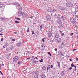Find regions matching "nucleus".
I'll return each instance as SVG.
<instances>
[{
	"label": "nucleus",
	"instance_id": "f257e3e1",
	"mask_svg": "<svg viewBox=\"0 0 78 78\" xmlns=\"http://www.w3.org/2000/svg\"><path fill=\"white\" fill-rule=\"evenodd\" d=\"M66 6L67 7H68V8H71L73 6V4L72 2H68L66 3Z\"/></svg>",
	"mask_w": 78,
	"mask_h": 78
},
{
	"label": "nucleus",
	"instance_id": "f03ea898",
	"mask_svg": "<svg viewBox=\"0 0 78 78\" xmlns=\"http://www.w3.org/2000/svg\"><path fill=\"white\" fill-rule=\"evenodd\" d=\"M19 59V57L17 56H16L15 57H14L13 59V62H16L17 61V60Z\"/></svg>",
	"mask_w": 78,
	"mask_h": 78
},
{
	"label": "nucleus",
	"instance_id": "7ed1b4c3",
	"mask_svg": "<svg viewBox=\"0 0 78 78\" xmlns=\"http://www.w3.org/2000/svg\"><path fill=\"white\" fill-rule=\"evenodd\" d=\"M48 37L50 38L52 36V33L51 32H48Z\"/></svg>",
	"mask_w": 78,
	"mask_h": 78
},
{
	"label": "nucleus",
	"instance_id": "20e7f679",
	"mask_svg": "<svg viewBox=\"0 0 78 78\" xmlns=\"http://www.w3.org/2000/svg\"><path fill=\"white\" fill-rule=\"evenodd\" d=\"M46 19L48 21H50L51 19V17L49 15H47L46 16Z\"/></svg>",
	"mask_w": 78,
	"mask_h": 78
},
{
	"label": "nucleus",
	"instance_id": "39448f33",
	"mask_svg": "<svg viewBox=\"0 0 78 78\" xmlns=\"http://www.w3.org/2000/svg\"><path fill=\"white\" fill-rule=\"evenodd\" d=\"M58 55H59L60 56H63L64 55V54L63 53H62V52L61 51H59L58 52Z\"/></svg>",
	"mask_w": 78,
	"mask_h": 78
},
{
	"label": "nucleus",
	"instance_id": "423d86ee",
	"mask_svg": "<svg viewBox=\"0 0 78 78\" xmlns=\"http://www.w3.org/2000/svg\"><path fill=\"white\" fill-rule=\"evenodd\" d=\"M59 9L61 11H64L65 10V8L64 7L59 6Z\"/></svg>",
	"mask_w": 78,
	"mask_h": 78
},
{
	"label": "nucleus",
	"instance_id": "0eeeda50",
	"mask_svg": "<svg viewBox=\"0 0 78 78\" xmlns=\"http://www.w3.org/2000/svg\"><path fill=\"white\" fill-rule=\"evenodd\" d=\"M13 4L14 5H16V6H20V4L19 3H18L17 2H15L13 3Z\"/></svg>",
	"mask_w": 78,
	"mask_h": 78
},
{
	"label": "nucleus",
	"instance_id": "6e6552de",
	"mask_svg": "<svg viewBox=\"0 0 78 78\" xmlns=\"http://www.w3.org/2000/svg\"><path fill=\"white\" fill-rule=\"evenodd\" d=\"M76 19H75V18L72 17L70 19L71 22H75V21H76Z\"/></svg>",
	"mask_w": 78,
	"mask_h": 78
},
{
	"label": "nucleus",
	"instance_id": "1a4fd4ad",
	"mask_svg": "<svg viewBox=\"0 0 78 78\" xmlns=\"http://www.w3.org/2000/svg\"><path fill=\"white\" fill-rule=\"evenodd\" d=\"M55 40L56 41H57V42L58 43L59 42L60 43L61 42V39L59 38H58L57 39H56Z\"/></svg>",
	"mask_w": 78,
	"mask_h": 78
},
{
	"label": "nucleus",
	"instance_id": "9d476101",
	"mask_svg": "<svg viewBox=\"0 0 78 78\" xmlns=\"http://www.w3.org/2000/svg\"><path fill=\"white\" fill-rule=\"evenodd\" d=\"M60 75L63 77L65 76V75H66V74L64 73V71H62L61 72Z\"/></svg>",
	"mask_w": 78,
	"mask_h": 78
},
{
	"label": "nucleus",
	"instance_id": "9b49d317",
	"mask_svg": "<svg viewBox=\"0 0 78 78\" xmlns=\"http://www.w3.org/2000/svg\"><path fill=\"white\" fill-rule=\"evenodd\" d=\"M22 16L23 17H27L28 16V15L27 14L25 13L24 12H23L22 13Z\"/></svg>",
	"mask_w": 78,
	"mask_h": 78
},
{
	"label": "nucleus",
	"instance_id": "f8f14e48",
	"mask_svg": "<svg viewBox=\"0 0 78 78\" xmlns=\"http://www.w3.org/2000/svg\"><path fill=\"white\" fill-rule=\"evenodd\" d=\"M41 77L42 78H46V76H45V75L44 74H41Z\"/></svg>",
	"mask_w": 78,
	"mask_h": 78
},
{
	"label": "nucleus",
	"instance_id": "ddd939ff",
	"mask_svg": "<svg viewBox=\"0 0 78 78\" xmlns=\"http://www.w3.org/2000/svg\"><path fill=\"white\" fill-rule=\"evenodd\" d=\"M22 42L21 43H18L16 44V45L17 47H20L22 45Z\"/></svg>",
	"mask_w": 78,
	"mask_h": 78
},
{
	"label": "nucleus",
	"instance_id": "4468645a",
	"mask_svg": "<svg viewBox=\"0 0 78 78\" xmlns=\"http://www.w3.org/2000/svg\"><path fill=\"white\" fill-rule=\"evenodd\" d=\"M59 37V34H55V36H54V38H58V37Z\"/></svg>",
	"mask_w": 78,
	"mask_h": 78
},
{
	"label": "nucleus",
	"instance_id": "2eb2a0df",
	"mask_svg": "<svg viewBox=\"0 0 78 78\" xmlns=\"http://www.w3.org/2000/svg\"><path fill=\"white\" fill-rule=\"evenodd\" d=\"M41 49V50H44L45 49V46L43 44L41 45V46L40 48Z\"/></svg>",
	"mask_w": 78,
	"mask_h": 78
},
{
	"label": "nucleus",
	"instance_id": "dca6fc26",
	"mask_svg": "<svg viewBox=\"0 0 78 78\" xmlns=\"http://www.w3.org/2000/svg\"><path fill=\"white\" fill-rule=\"evenodd\" d=\"M47 11L48 12H52V8H49L48 9Z\"/></svg>",
	"mask_w": 78,
	"mask_h": 78
},
{
	"label": "nucleus",
	"instance_id": "f3484780",
	"mask_svg": "<svg viewBox=\"0 0 78 78\" xmlns=\"http://www.w3.org/2000/svg\"><path fill=\"white\" fill-rule=\"evenodd\" d=\"M61 18V19H62V20H63V21H64V20H65V18H64V16H62Z\"/></svg>",
	"mask_w": 78,
	"mask_h": 78
},
{
	"label": "nucleus",
	"instance_id": "a211bd4d",
	"mask_svg": "<svg viewBox=\"0 0 78 78\" xmlns=\"http://www.w3.org/2000/svg\"><path fill=\"white\" fill-rule=\"evenodd\" d=\"M64 26V25H63V24H60L58 27V28H62V27H63V26Z\"/></svg>",
	"mask_w": 78,
	"mask_h": 78
},
{
	"label": "nucleus",
	"instance_id": "6ab92c4d",
	"mask_svg": "<svg viewBox=\"0 0 78 78\" xmlns=\"http://www.w3.org/2000/svg\"><path fill=\"white\" fill-rule=\"evenodd\" d=\"M54 17L56 19H58V15L56 14H55L54 15Z\"/></svg>",
	"mask_w": 78,
	"mask_h": 78
},
{
	"label": "nucleus",
	"instance_id": "aec40b11",
	"mask_svg": "<svg viewBox=\"0 0 78 78\" xmlns=\"http://www.w3.org/2000/svg\"><path fill=\"white\" fill-rule=\"evenodd\" d=\"M57 22L58 24H60V23H61V21L60 20H58Z\"/></svg>",
	"mask_w": 78,
	"mask_h": 78
},
{
	"label": "nucleus",
	"instance_id": "412c9836",
	"mask_svg": "<svg viewBox=\"0 0 78 78\" xmlns=\"http://www.w3.org/2000/svg\"><path fill=\"white\" fill-rule=\"evenodd\" d=\"M61 15L58 14V19H61Z\"/></svg>",
	"mask_w": 78,
	"mask_h": 78
},
{
	"label": "nucleus",
	"instance_id": "4be33fe9",
	"mask_svg": "<svg viewBox=\"0 0 78 78\" xmlns=\"http://www.w3.org/2000/svg\"><path fill=\"white\" fill-rule=\"evenodd\" d=\"M57 63L58 64V66L59 67H60V62L59 61H58L57 62Z\"/></svg>",
	"mask_w": 78,
	"mask_h": 78
},
{
	"label": "nucleus",
	"instance_id": "5701e85b",
	"mask_svg": "<svg viewBox=\"0 0 78 78\" xmlns=\"http://www.w3.org/2000/svg\"><path fill=\"white\" fill-rule=\"evenodd\" d=\"M38 74H36L35 75H34V77L35 78H38Z\"/></svg>",
	"mask_w": 78,
	"mask_h": 78
},
{
	"label": "nucleus",
	"instance_id": "b1692460",
	"mask_svg": "<svg viewBox=\"0 0 78 78\" xmlns=\"http://www.w3.org/2000/svg\"><path fill=\"white\" fill-rule=\"evenodd\" d=\"M42 69L43 70H46V67L45 66H43Z\"/></svg>",
	"mask_w": 78,
	"mask_h": 78
},
{
	"label": "nucleus",
	"instance_id": "393cba45",
	"mask_svg": "<svg viewBox=\"0 0 78 78\" xmlns=\"http://www.w3.org/2000/svg\"><path fill=\"white\" fill-rule=\"evenodd\" d=\"M40 29L41 31H42V29L43 28V26H42V25H41L40 26Z\"/></svg>",
	"mask_w": 78,
	"mask_h": 78
},
{
	"label": "nucleus",
	"instance_id": "a878e982",
	"mask_svg": "<svg viewBox=\"0 0 78 78\" xmlns=\"http://www.w3.org/2000/svg\"><path fill=\"white\" fill-rule=\"evenodd\" d=\"M1 19L3 21L6 20V19L4 18H1Z\"/></svg>",
	"mask_w": 78,
	"mask_h": 78
},
{
	"label": "nucleus",
	"instance_id": "bb28decb",
	"mask_svg": "<svg viewBox=\"0 0 78 78\" xmlns=\"http://www.w3.org/2000/svg\"><path fill=\"white\" fill-rule=\"evenodd\" d=\"M22 12L19 11L18 12V16H21L22 14Z\"/></svg>",
	"mask_w": 78,
	"mask_h": 78
},
{
	"label": "nucleus",
	"instance_id": "cd10ccee",
	"mask_svg": "<svg viewBox=\"0 0 78 78\" xmlns=\"http://www.w3.org/2000/svg\"><path fill=\"white\" fill-rule=\"evenodd\" d=\"M15 19H16V20H21V19L19 18L15 17Z\"/></svg>",
	"mask_w": 78,
	"mask_h": 78
},
{
	"label": "nucleus",
	"instance_id": "c85d7f7f",
	"mask_svg": "<svg viewBox=\"0 0 78 78\" xmlns=\"http://www.w3.org/2000/svg\"><path fill=\"white\" fill-rule=\"evenodd\" d=\"M55 41V40H51L50 41V42H53Z\"/></svg>",
	"mask_w": 78,
	"mask_h": 78
},
{
	"label": "nucleus",
	"instance_id": "c756f323",
	"mask_svg": "<svg viewBox=\"0 0 78 78\" xmlns=\"http://www.w3.org/2000/svg\"><path fill=\"white\" fill-rule=\"evenodd\" d=\"M52 13H53V12H56V9H53V10H52Z\"/></svg>",
	"mask_w": 78,
	"mask_h": 78
},
{
	"label": "nucleus",
	"instance_id": "7c9ffc66",
	"mask_svg": "<svg viewBox=\"0 0 78 78\" xmlns=\"http://www.w3.org/2000/svg\"><path fill=\"white\" fill-rule=\"evenodd\" d=\"M35 73L36 74H38V73H39V72H38V71L37 70L35 72Z\"/></svg>",
	"mask_w": 78,
	"mask_h": 78
},
{
	"label": "nucleus",
	"instance_id": "2f4dec72",
	"mask_svg": "<svg viewBox=\"0 0 78 78\" xmlns=\"http://www.w3.org/2000/svg\"><path fill=\"white\" fill-rule=\"evenodd\" d=\"M26 55H31V53L30 52H27L26 54Z\"/></svg>",
	"mask_w": 78,
	"mask_h": 78
},
{
	"label": "nucleus",
	"instance_id": "473e14b6",
	"mask_svg": "<svg viewBox=\"0 0 78 78\" xmlns=\"http://www.w3.org/2000/svg\"><path fill=\"white\" fill-rule=\"evenodd\" d=\"M15 22L16 23H19V22L18 21H15Z\"/></svg>",
	"mask_w": 78,
	"mask_h": 78
},
{
	"label": "nucleus",
	"instance_id": "72a5a7b5",
	"mask_svg": "<svg viewBox=\"0 0 78 78\" xmlns=\"http://www.w3.org/2000/svg\"><path fill=\"white\" fill-rule=\"evenodd\" d=\"M43 60H44V59L41 58V60H40L39 61H40V62H43Z\"/></svg>",
	"mask_w": 78,
	"mask_h": 78
},
{
	"label": "nucleus",
	"instance_id": "f704fd0d",
	"mask_svg": "<svg viewBox=\"0 0 78 78\" xmlns=\"http://www.w3.org/2000/svg\"><path fill=\"white\" fill-rule=\"evenodd\" d=\"M75 17L76 19H78V15H75Z\"/></svg>",
	"mask_w": 78,
	"mask_h": 78
},
{
	"label": "nucleus",
	"instance_id": "c9c22d12",
	"mask_svg": "<svg viewBox=\"0 0 78 78\" xmlns=\"http://www.w3.org/2000/svg\"><path fill=\"white\" fill-rule=\"evenodd\" d=\"M0 32H1V33H2V32H3V29H0Z\"/></svg>",
	"mask_w": 78,
	"mask_h": 78
},
{
	"label": "nucleus",
	"instance_id": "e433bc0d",
	"mask_svg": "<svg viewBox=\"0 0 78 78\" xmlns=\"http://www.w3.org/2000/svg\"><path fill=\"white\" fill-rule=\"evenodd\" d=\"M10 49L11 50H13V49H14V47H13V46H11L10 47Z\"/></svg>",
	"mask_w": 78,
	"mask_h": 78
},
{
	"label": "nucleus",
	"instance_id": "4c0bfd02",
	"mask_svg": "<svg viewBox=\"0 0 78 78\" xmlns=\"http://www.w3.org/2000/svg\"><path fill=\"white\" fill-rule=\"evenodd\" d=\"M71 67H74V64L73 63L71 64Z\"/></svg>",
	"mask_w": 78,
	"mask_h": 78
},
{
	"label": "nucleus",
	"instance_id": "58836bf2",
	"mask_svg": "<svg viewBox=\"0 0 78 78\" xmlns=\"http://www.w3.org/2000/svg\"><path fill=\"white\" fill-rule=\"evenodd\" d=\"M7 59H9V55H7Z\"/></svg>",
	"mask_w": 78,
	"mask_h": 78
},
{
	"label": "nucleus",
	"instance_id": "ea45409f",
	"mask_svg": "<svg viewBox=\"0 0 78 78\" xmlns=\"http://www.w3.org/2000/svg\"><path fill=\"white\" fill-rule=\"evenodd\" d=\"M72 67L69 68L68 70V71H70V70H72Z\"/></svg>",
	"mask_w": 78,
	"mask_h": 78
},
{
	"label": "nucleus",
	"instance_id": "a19ab883",
	"mask_svg": "<svg viewBox=\"0 0 78 78\" xmlns=\"http://www.w3.org/2000/svg\"><path fill=\"white\" fill-rule=\"evenodd\" d=\"M48 54H49V55L50 56H51V53H50V52H48Z\"/></svg>",
	"mask_w": 78,
	"mask_h": 78
},
{
	"label": "nucleus",
	"instance_id": "79ce46f5",
	"mask_svg": "<svg viewBox=\"0 0 78 78\" xmlns=\"http://www.w3.org/2000/svg\"><path fill=\"white\" fill-rule=\"evenodd\" d=\"M74 67H75L74 70H76V66L75 65Z\"/></svg>",
	"mask_w": 78,
	"mask_h": 78
},
{
	"label": "nucleus",
	"instance_id": "37998d69",
	"mask_svg": "<svg viewBox=\"0 0 78 78\" xmlns=\"http://www.w3.org/2000/svg\"><path fill=\"white\" fill-rule=\"evenodd\" d=\"M32 61H33V62L34 64H35V63H36V62L35 61H34V60H32Z\"/></svg>",
	"mask_w": 78,
	"mask_h": 78
},
{
	"label": "nucleus",
	"instance_id": "c03bdc74",
	"mask_svg": "<svg viewBox=\"0 0 78 78\" xmlns=\"http://www.w3.org/2000/svg\"><path fill=\"white\" fill-rule=\"evenodd\" d=\"M27 32H29L30 31V29H29V28H28L27 30Z\"/></svg>",
	"mask_w": 78,
	"mask_h": 78
},
{
	"label": "nucleus",
	"instance_id": "a18cd8bd",
	"mask_svg": "<svg viewBox=\"0 0 78 78\" xmlns=\"http://www.w3.org/2000/svg\"><path fill=\"white\" fill-rule=\"evenodd\" d=\"M76 70L74 69V70H73V72H72V73H75V70Z\"/></svg>",
	"mask_w": 78,
	"mask_h": 78
},
{
	"label": "nucleus",
	"instance_id": "49530a36",
	"mask_svg": "<svg viewBox=\"0 0 78 78\" xmlns=\"http://www.w3.org/2000/svg\"><path fill=\"white\" fill-rule=\"evenodd\" d=\"M45 40H44V39L43 38L42 39V41L43 42H45Z\"/></svg>",
	"mask_w": 78,
	"mask_h": 78
},
{
	"label": "nucleus",
	"instance_id": "de8ad7c7",
	"mask_svg": "<svg viewBox=\"0 0 78 78\" xmlns=\"http://www.w3.org/2000/svg\"><path fill=\"white\" fill-rule=\"evenodd\" d=\"M32 34H35V33H34V31H33L32 32Z\"/></svg>",
	"mask_w": 78,
	"mask_h": 78
},
{
	"label": "nucleus",
	"instance_id": "09e8293b",
	"mask_svg": "<svg viewBox=\"0 0 78 78\" xmlns=\"http://www.w3.org/2000/svg\"><path fill=\"white\" fill-rule=\"evenodd\" d=\"M7 47V45H5L3 46V48H5V47Z\"/></svg>",
	"mask_w": 78,
	"mask_h": 78
},
{
	"label": "nucleus",
	"instance_id": "8fccbe9b",
	"mask_svg": "<svg viewBox=\"0 0 78 78\" xmlns=\"http://www.w3.org/2000/svg\"><path fill=\"white\" fill-rule=\"evenodd\" d=\"M75 34H78V32H75Z\"/></svg>",
	"mask_w": 78,
	"mask_h": 78
},
{
	"label": "nucleus",
	"instance_id": "3c124183",
	"mask_svg": "<svg viewBox=\"0 0 78 78\" xmlns=\"http://www.w3.org/2000/svg\"><path fill=\"white\" fill-rule=\"evenodd\" d=\"M12 41H15V39H13L12 40Z\"/></svg>",
	"mask_w": 78,
	"mask_h": 78
},
{
	"label": "nucleus",
	"instance_id": "603ef678",
	"mask_svg": "<svg viewBox=\"0 0 78 78\" xmlns=\"http://www.w3.org/2000/svg\"><path fill=\"white\" fill-rule=\"evenodd\" d=\"M30 59V57H28L27 58V60H28V59Z\"/></svg>",
	"mask_w": 78,
	"mask_h": 78
},
{
	"label": "nucleus",
	"instance_id": "864d4df0",
	"mask_svg": "<svg viewBox=\"0 0 78 78\" xmlns=\"http://www.w3.org/2000/svg\"><path fill=\"white\" fill-rule=\"evenodd\" d=\"M77 50V49H74L73 50V51H75V50Z\"/></svg>",
	"mask_w": 78,
	"mask_h": 78
},
{
	"label": "nucleus",
	"instance_id": "5fc2aeb1",
	"mask_svg": "<svg viewBox=\"0 0 78 78\" xmlns=\"http://www.w3.org/2000/svg\"><path fill=\"white\" fill-rule=\"evenodd\" d=\"M68 57H69V56H68V55H66V58H68Z\"/></svg>",
	"mask_w": 78,
	"mask_h": 78
},
{
	"label": "nucleus",
	"instance_id": "6e6d98bb",
	"mask_svg": "<svg viewBox=\"0 0 78 78\" xmlns=\"http://www.w3.org/2000/svg\"><path fill=\"white\" fill-rule=\"evenodd\" d=\"M70 36H73V33H71L70 34Z\"/></svg>",
	"mask_w": 78,
	"mask_h": 78
},
{
	"label": "nucleus",
	"instance_id": "4d7b16f0",
	"mask_svg": "<svg viewBox=\"0 0 78 78\" xmlns=\"http://www.w3.org/2000/svg\"><path fill=\"white\" fill-rule=\"evenodd\" d=\"M54 50H55V51H57V48H55L54 49Z\"/></svg>",
	"mask_w": 78,
	"mask_h": 78
},
{
	"label": "nucleus",
	"instance_id": "13d9d810",
	"mask_svg": "<svg viewBox=\"0 0 78 78\" xmlns=\"http://www.w3.org/2000/svg\"><path fill=\"white\" fill-rule=\"evenodd\" d=\"M64 43L63 42H62V44H61L62 45H64Z\"/></svg>",
	"mask_w": 78,
	"mask_h": 78
},
{
	"label": "nucleus",
	"instance_id": "bf43d9fd",
	"mask_svg": "<svg viewBox=\"0 0 78 78\" xmlns=\"http://www.w3.org/2000/svg\"><path fill=\"white\" fill-rule=\"evenodd\" d=\"M1 41H3V38H1Z\"/></svg>",
	"mask_w": 78,
	"mask_h": 78
},
{
	"label": "nucleus",
	"instance_id": "052dcab7",
	"mask_svg": "<svg viewBox=\"0 0 78 78\" xmlns=\"http://www.w3.org/2000/svg\"><path fill=\"white\" fill-rule=\"evenodd\" d=\"M51 68H53V65H51Z\"/></svg>",
	"mask_w": 78,
	"mask_h": 78
},
{
	"label": "nucleus",
	"instance_id": "680f3d73",
	"mask_svg": "<svg viewBox=\"0 0 78 78\" xmlns=\"http://www.w3.org/2000/svg\"><path fill=\"white\" fill-rule=\"evenodd\" d=\"M0 73L2 75H3V74L2 72H1Z\"/></svg>",
	"mask_w": 78,
	"mask_h": 78
},
{
	"label": "nucleus",
	"instance_id": "e2e57ef3",
	"mask_svg": "<svg viewBox=\"0 0 78 78\" xmlns=\"http://www.w3.org/2000/svg\"><path fill=\"white\" fill-rule=\"evenodd\" d=\"M20 61L18 62V64H20Z\"/></svg>",
	"mask_w": 78,
	"mask_h": 78
},
{
	"label": "nucleus",
	"instance_id": "0e129e2a",
	"mask_svg": "<svg viewBox=\"0 0 78 78\" xmlns=\"http://www.w3.org/2000/svg\"><path fill=\"white\" fill-rule=\"evenodd\" d=\"M32 58H34V59H35V58H34V57L33 56L32 57Z\"/></svg>",
	"mask_w": 78,
	"mask_h": 78
},
{
	"label": "nucleus",
	"instance_id": "69168bd1",
	"mask_svg": "<svg viewBox=\"0 0 78 78\" xmlns=\"http://www.w3.org/2000/svg\"><path fill=\"white\" fill-rule=\"evenodd\" d=\"M47 70H49L48 67H47Z\"/></svg>",
	"mask_w": 78,
	"mask_h": 78
},
{
	"label": "nucleus",
	"instance_id": "338daca9",
	"mask_svg": "<svg viewBox=\"0 0 78 78\" xmlns=\"http://www.w3.org/2000/svg\"><path fill=\"white\" fill-rule=\"evenodd\" d=\"M35 59H39V58L37 57H36Z\"/></svg>",
	"mask_w": 78,
	"mask_h": 78
},
{
	"label": "nucleus",
	"instance_id": "774afa93",
	"mask_svg": "<svg viewBox=\"0 0 78 78\" xmlns=\"http://www.w3.org/2000/svg\"><path fill=\"white\" fill-rule=\"evenodd\" d=\"M76 61H78V58H76Z\"/></svg>",
	"mask_w": 78,
	"mask_h": 78
}]
</instances>
